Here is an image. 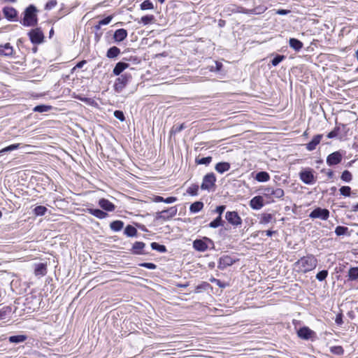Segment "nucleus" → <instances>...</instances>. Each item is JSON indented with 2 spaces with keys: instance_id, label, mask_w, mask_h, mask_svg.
Masks as SVG:
<instances>
[{
  "instance_id": "obj_1",
  "label": "nucleus",
  "mask_w": 358,
  "mask_h": 358,
  "mask_svg": "<svg viewBox=\"0 0 358 358\" xmlns=\"http://www.w3.org/2000/svg\"><path fill=\"white\" fill-rule=\"evenodd\" d=\"M317 264V260L313 255L301 257L294 264V268L300 273H307L313 270Z\"/></svg>"
},
{
  "instance_id": "obj_2",
  "label": "nucleus",
  "mask_w": 358,
  "mask_h": 358,
  "mask_svg": "<svg viewBox=\"0 0 358 358\" xmlns=\"http://www.w3.org/2000/svg\"><path fill=\"white\" fill-rule=\"evenodd\" d=\"M37 9L34 5L29 6L24 10V16L21 23L24 27H33L37 24Z\"/></svg>"
},
{
  "instance_id": "obj_3",
  "label": "nucleus",
  "mask_w": 358,
  "mask_h": 358,
  "mask_svg": "<svg viewBox=\"0 0 358 358\" xmlns=\"http://www.w3.org/2000/svg\"><path fill=\"white\" fill-rule=\"evenodd\" d=\"M178 212L176 206H172L166 210L157 212L155 215V219L158 221H167L173 217Z\"/></svg>"
},
{
  "instance_id": "obj_4",
  "label": "nucleus",
  "mask_w": 358,
  "mask_h": 358,
  "mask_svg": "<svg viewBox=\"0 0 358 358\" xmlns=\"http://www.w3.org/2000/svg\"><path fill=\"white\" fill-rule=\"evenodd\" d=\"M131 79V76L129 73L122 74L118 77L114 83V90L116 92L120 93L127 86Z\"/></svg>"
},
{
  "instance_id": "obj_5",
  "label": "nucleus",
  "mask_w": 358,
  "mask_h": 358,
  "mask_svg": "<svg viewBox=\"0 0 358 358\" xmlns=\"http://www.w3.org/2000/svg\"><path fill=\"white\" fill-rule=\"evenodd\" d=\"M299 178L301 181L306 185L314 184L316 181V178L313 174V170L310 168L301 171Z\"/></svg>"
},
{
  "instance_id": "obj_6",
  "label": "nucleus",
  "mask_w": 358,
  "mask_h": 358,
  "mask_svg": "<svg viewBox=\"0 0 358 358\" xmlns=\"http://www.w3.org/2000/svg\"><path fill=\"white\" fill-rule=\"evenodd\" d=\"M216 178L213 173L206 174L203 178L201 185L203 190H210L215 185Z\"/></svg>"
},
{
  "instance_id": "obj_7",
  "label": "nucleus",
  "mask_w": 358,
  "mask_h": 358,
  "mask_svg": "<svg viewBox=\"0 0 358 358\" xmlns=\"http://www.w3.org/2000/svg\"><path fill=\"white\" fill-rule=\"evenodd\" d=\"M30 41L34 44H40L43 41L44 35L40 28L31 29L29 32Z\"/></svg>"
},
{
  "instance_id": "obj_8",
  "label": "nucleus",
  "mask_w": 358,
  "mask_h": 358,
  "mask_svg": "<svg viewBox=\"0 0 358 358\" xmlns=\"http://www.w3.org/2000/svg\"><path fill=\"white\" fill-rule=\"evenodd\" d=\"M263 194L267 197L280 199L284 196V191L281 188H273L267 187L263 189Z\"/></svg>"
},
{
  "instance_id": "obj_9",
  "label": "nucleus",
  "mask_w": 358,
  "mask_h": 358,
  "mask_svg": "<svg viewBox=\"0 0 358 358\" xmlns=\"http://www.w3.org/2000/svg\"><path fill=\"white\" fill-rule=\"evenodd\" d=\"M311 218H320L327 220L329 217V211L326 208H316L309 215Z\"/></svg>"
},
{
  "instance_id": "obj_10",
  "label": "nucleus",
  "mask_w": 358,
  "mask_h": 358,
  "mask_svg": "<svg viewBox=\"0 0 358 358\" xmlns=\"http://www.w3.org/2000/svg\"><path fill=\"white\" fill-rule=\"evenodd\" d=\"M225 218L234 226H239L242 223V220L238 214L235 211H228L226 213Z\"/></svg>"
},
{
  "instance_id": "obj_11",
  "label": "nucleus",
  "mask_w": 358,
  "mask_h": 358,
  "mask_svg": "<svg viewBox=\"0 0 358 358\" xmlns=\"http://www.w3.org/2000/svg\"><path fill=\"white\" fill-rule=\"evenodd\" d=\"M315 335V333L308 327H301L297 331V336L303 340L311 339Z\"/></svg>"
},
{
  "instance_id": "obj_12",
  "label": "nucleus",
  "mask_w": 358,
  "mask_h": 358,
  "mask_svg": "<svg viewBox=\"0 0 358 358\" xmlns=\"http://www.w3.org/2000/svg\"><path fill=\"white\" fill-rule=\"evenodd\" d=\"M342 158V154L339 151H336L328 155L327 163L329 166L336 165L341 162Z\"/></svg>"
},
{
  "instance_id": "obj_13",
  "label": "nucleus",
  "mask_w": 358,
  "mask_h": 358,
  "mask_svg": "<svg viewBox=\"0 0 358 358\" xmlns=\"http://www.w3.org/2000/svg\"><path fill=\"white\" fill-rule=\"evenodd\" d=\"M236 262L229 255H223L220 258L218 268L224 269L227 266L232 265Z\"/></svg>"
},
{
  "instance_id": "obj_14",
  "label": "nucleus",
  "mask_w": 358,
  "mask_h": 358,
  "mask_svg": "<svg viewBox=\"0 0 358 358\" xmlns=\"http://www.w3.org/2000/svg\"><path fill=\"white\" fill-rule=\"evenodd\" d=\"M3 13L7 20L13 21L16 18L17 12L14 8L6 6L3 8Z\"/></svg>"
},
{
  "instance_id": "obj_15",
  "label": "nucleus",
  "mask_w": 358,
  "mask_h": 358,
  "mask_svg": "<svg viewBox=\"0 0 358 358\" xmlns=\"http://www.w3.org/2000/svg\"><path fill=\"white\" fill-rule=\"evenodd\" d=\"M322 138H323L322 134L315 135L310 142L306 144V149L308 151H313V150H315L317 145L320 143Z\"/></svg>"
},
{
  "instance_id": "obj_16",
  "label": "nucleus",
  "mask_w": 358,
  "mask_h": 358,
  "mask_svg": "<svg viewBox=\"0 0 358 358\" xmlns=\"http://www.w3.org/2000/svg\"><path fill=\"white\" fill-rule=\"evenodd\" d=\"M250 206L252 209L259 210L264 206L263 198L261 196L253 197L250 201Z\"/></svg>"
},
{
  "instance_id": "obj_17",
  "label": "nucleus",
  "mask_w": 358,
  "mask_h": 358,
  "mask_svg": "<svg viewBox=\"0 0 358 358\" xmlns=\"http://www.w3.org/2000/svg\"><path fill=\"white\" fill-rule=\"evenodd\" d=\"M145 247V244L143 242L136 241L133 244L132 248L131 250V253L134 255L145 254V252L143 251Z\"/></svg>"
},
{
  "instance_id": "obj_18",
  "label": "nucleus",
  "mask_w": 358,
  "mask_h": 358,
  "mask_svg": "<svg viewBox=\"0 0 358 358\" xmlns=\"http://www.w3.org/2000/svg\"><path fill=\"white\" fill-rule=\"evenodd\" d=\"M99 205L102 209L109 212L113 211L115 208V205L106 199H101L99 201Z\"/></svg>"
},
{
  "instance_id": "obj_19",
  "label": "nucleus",
  "mask_w": 358,
  "mask_h": 358,
  "mask_svg": "<svg viewBox=\"0 0 358 358\" xmlns=\"http://www.w3.org/2000/svg\"><path fill=\"white\" fill-rule=\"evenodd\" d=\"M127 36V31L124 29H117L113 35V38L116 42L124 41Z\"/></svg>"
},
{
  "instance_id": "obj_20",
  "label": "nucleus",
  "mask_w": 358,
  "mask_h": 358,
  "mask_svg": "<svg viewBox=\"0 0 358 358\" xmlns=\"http://www.w3.org/2000/svg\"><path fill=\"white\" fill-rule=\"evenodd\" d=\"M193 248L199 252H204L208 249L206 243L201 239H196L193 242Z\"/></svg>"
},
{
  "instance_id": "obj_21",
  "label": "nucleus",
  "mask_w": 358,
  "mask_h": 358,
  "mask_svg": "<svg viewBox=\"0 0 358 358\" xmlns=\"http://www.w3.org/2000/svg\"><path fill=\"white\" fill-rule=\"evenodd\" d=\"M129 64L119 62L116 64L113 70V73L115 76H120L122 72H123L126 69L129 67Z\"/></svg>"
},
{
  "instance_id": "obj_22",
  "label": "nucleus",
  "mask_w": 358,
  "mask_h": 358,
  "mask_svg": "<svg viewBox=\"0 0 358 358\" xmlns=\"http://www.w3.org/2000/svg\"><path fill=\"white\" fill-rule=\"evenodd\" d=\"M87 211L99 219H104L108 216L107 213L100 209L87 208Z\"/></svg>"
},
{
  "instance_id": "obj_23",
  "label": "nucleus",
  "mask_w": 358,
  "mask_h": 358,
  "mask_svg": "<svg viewBox=\"0 0 358 358\" xmlns=\"http://www.w3.org/2000/svg\"><path fill=\"white\" fill-rule=\"evenodd\" d=\"M289 45L291 48L297 52L299 51L303 45L301 41L294 38H291L289 39Z\"/></svg>"
},
{
  "instance_id": "obj_24",
  "label": "nucleus",
  "mask_w": 358,
  "mask_h": 358,
  "mask_svg": "<svg viewBox=\"0 0 358 358\" xmlns=\"http://www.w3.org/2000/svg\"><path fill=\"white\" fill-rule=\"evenodd\" d=\"M230 164L228 162H219L215 165V169L219 173H223L230 169Z\"/></svg>"
},
{
  "instance_id": "obj_25",
  "label": "nucleus",
  "mask_w": 358,
  "mask_h": 358,
  "mask_svg": "<svg viewBox=\"0 0 358 358\" xmlns=\"http://www.w3.org/2000/svg\"><path fill=\"white\" fill-rule=\"evenodd\" d=\"M47 273V266L43 263L36 265L34 273L36 275H45Z\"/></svg>"
},
{
  "instance_id": "obj_26",
  "label": "nucleus",
  "mask_w": 358,
  "mask_h": 358,
  "mask_svg": "<svg viewBox=\"0 0 358 358\" xmlns=\"http://www.w3.org/2000/svg\"><path fill=\"white\" fill-rule=\"evenodd\" d=\"M176 201H177V198L175 197V196H170V197H168L166 199H164L162 196H155L153 198V201H155L156 203L164 202V203H173V202H175Z\"/></svg>"
},
{
  "instance_id": "obj_27",
  "label": "nucleus",
  "mask_w": 358,
  "mask_h": 358,
  "mask_svg": "<svg viewBox=\"0 0 358 358\" xmlns=\"http://www.w3.org/2000/svg\"><path fill=\"white\" fill-rule=\"evenodd\" d=\"M348 277L350 281L358 280V267H351L348 271Z\"/></svg>"
},
{
  "instance_id": "obj_28",
  "label": "nucleus",
  "mask_w": 358,
  "mask_h": 358,
  "mask_svg": "<svg viewBox=\"0 0 358 358\" xmlns=\"http://www.w3.org/2000/svg\"><path fill=\"white\" fill-rule=\"evenodd\" d=\"M137 229L131 226V225H127L125 229L124 234L128 236V237H134L137 236Z\"/></svg>"
},
{
  "instance_id": "obj_29",
  "label": "nucleus",
  "mask_w": 358,
  "mask_h": 358,
  "mask_svg": "<svg viewBox=\"0 0 358 358\" xmlns=\"http://www.w3.org/2000/svg\"><path fill=\"white\" fill-rule=\"evenodd\" d=\"M203 208V203L201 201H196L191 204L189 210L191 213H196L199 212Z\"/></svg>"
},
{
  "instance_id": "obj_30",
  "label": "nucleus",
  "mask_w": 358,
  "mask_h": 358,
  "mask_svg": "<svg viewBox=\"0 0 358 358\" xmlns=\"http://www.w3.org/2000/svg\"><path fill=\"white\" fill-rule=\"evenodd\" d=\"M255 179L259 182H266L270 179V176L266 171H260L256 174Z\"/></svg>"
},
{
  "instance_id": "obj_31",
  "label": "nucleus",
  "mask_w": 358,
  "mask_h": 358,
  "mask_svg": "<svg viewBox=\"0 0 358 358\" xmlns=\"http://www.w3.org/2000/svg\"><path fill=\"white\" fill-rule=\"evenodd\" d=\"M120 53V50L116 46H113L108 50L106 56L108 58H115Z\"/></svg>"
},
{
  "instance_id": "obj_32",
  "label": "nucleus",
  "mask_w": 358,
  "mask_h": 358,
  "mask_svg": "<svg viewBox=\"0 0 358 358\" xmlns=\"http://www.w3.org/2000/svg\"><path fill=\"white\" fill-rule=\"evenodd\" d=\"M124 227V222L121 220H115L110 223V227L114 231H120Z\"/></svg>"
},
{
  "instance_id": "obj_33",
  "label": "nucleus",
  "mask_w": 358,
  "mask_h": 358,
  "mask_svg": "<svg viewBox=\"0 0 358 358\" xmlns=\"http://www.w3.org/2000/svg\"><path fill=\"white\" fill-rule=\"evenodd\" d=\"M26 339H27V336L24 335L11 336L8 338V340L10 343H22Z\"/></svg>"
},
{
  "instance_id": "obj_34",
  "label": "nucleus",
  "mask_w": 358,
  "mask_h": 358,
  "mask_svg": "<svg viewBox=\"0 0 358 358\" xmlns=\"http://www.w3.org/2000/svg\"><path fill=\"white\" fill-rule=\"evenodd\" d=\"M51 109L50 106L47 105H38L34 108L33 111L38 113L48 112Z\"/></svg>"
},
{
  "instance_id": "obj_35",
  "label": "nucleus",
  "mask_w": 358,
  "mask_h": 358,
  "mask_svg": "<svg viewBox=\"0 0 358 358\" xmlns=\"http://www.w3.org/2000/svg\"><path fill=\"white\" fill-rule=\"evenodd\" d=\"M20 143H15L10 145L0 150V155H2L3 153L10 152L15 150H17L20 148Z\"/></svg>"
},
{
  "instance_id": "obj_36",
  "label": "nucleus",
  "mask_w": 358,
  "mask_h": 358,
  "mask_svg": "<svg viewBox=\"0 0 358 358\" xmlns=\"http://www.w3.org/2000/svg\"><path fill=\"white\" fill-rule=\"evenodd\" d=\"M152 250H157L160 252H165L166 251V248L163 245H159L156 242H153L150 245Z\"/></svg>"
},
{
  "instance_id": "obj_37",
  "label": "nucleus",
  "mask_w": 358,
  "mask_h": 358,
  "mask_svg": "<svg viewBox=\"0 0 358 358\" xmlns=\"http://www.w3.org/2000/svg\"><path fill=\"white\" fill-rule=\"evenodd\" d=\"M46 211H47V208H46V207H45L43 206H38L34 210L35 215H38V216H42V215H45Z\"/></svg>"
},
{
  "instance_id": "obj_38",
  "label": "nucleus",
  "mask_w": 358,
  "mask_h": 358,
  "mask_svg": "<svg viewBox=\"0 0 358 358\" xmlns=\"http://www.w3.org/2000/svg\"><path fill=\"white\" fill-rule=\"evenodd\" d=\"M330 352L336 355H342L344 353V350L340 345L332 346L330 348Z\"/></svg>"
},
{
  "instance_id": "obj_39",
  "label": "nucleus",
  "mask_w": 358,
  "mask_h": 358,
  "mask_svg": "<svg viewBox=\"0 0 358 358\" xmlns=\"http://www.w3.org/2000/svg\"><path fill=\"white\" fill-rule=\"evenodd\" d=\"M223 223V221L222 220L221 216H218L217 218H215L213 221H212L209 224V227L211 228H217L220 226H222Z\"/></svg>"
},
{
  "instance_id": "obj_40",
  "label": "nucleus",
  "mask_w": 358,
  "mask_h": 358,
  "mask_svg": "<svg viewBox=\"0 0 358 358\" xmlns=\"http://www.w3.org/2000/svg\"><path fill=\"white\" fill-rule=\"evenodd\" d=\"M341 178L342 180L349 182L352 180V176L349 171L345 170L342 173Z\"/></svg>"
},
{
  "instance_id": "obj_41",
  "label": "nucleus",
  "mask_w": 358,
  "mask_h": 358,
  "mask_svg": "<svg viewBox=\"0 0 358 358\" xmlns=\"http://www.w3.org/2000/svg\"><path fill=\"white\" fill-rule=\"evenodd\" d=\"M199 185L196 184L192 185L187 189V192L192 196H196L198 194Z\"/></svg>"
},
{
  "instance_id": "obj_42",
  "label": "nucleus",
  "mask_w": 358,
  "mask_h": 358,
  "mask_svg": "<svg viewBox=\"0 0 358 358\" xmlns=\"http://www.w3.org/2000/svg\"><path fill=\"white\" fill-rule=\"evenodd\" d=\"M341 195L344 196H350L351 194V188L349 186H343L339 189Z\"/></svg>"
},
{
  "instance_id": "obj_43",
  "label": "nucleus",
  "mask_w": 358,
  "mask_h": 358,
  "mask_svg": "<svg viewBox=\"0 0 358 358\" xmlns=\"http://www.w3.org/2000/svg\"><path fill=\"white\" fill-rule=\"evenodd\" d=\"M348 228L343 226H338L335 229L337 236L345 235L348 232Z\"/></svg>"
},
{
  "instance_id": "obj_44",
  "label": "nucleus",
  "mask_w": 358,
  "mask_h": 358,
  "mask_svg": "<svg viewBox=\"0 0 358 358\" xmlns=\"http://www.w3.org/2000/svg\"><path fill=\"white\" fill-rule=\"evenodd\" d=\"M153 8V4L150 0H145L141 4L142 10H151Z\"/></svg>"
},
{
  "instance_id": "obj_45",
  "label": "nucleus",
  "mask_w": 358,
  "mask_h": 358,
  "mask_svg": "<svg viewBox=\"0 0 358 358\" xmlns=\"http://www.w3.org/2000/svg\"><path fill=\"white\" fill-rule=\"evenodd\" d=\"M273 220V215L271 214H264L260 220L261 224H268Z\"/></svg>"
},
{
  "instance_id": "obj_46",
  "label": "nucleus",
  "mask_w": 358,
  "mask_h": 358,
  "mask_svg": "<svg viewBox=\"0 0 358 358\" xmlns=\"http://www.w3.org/2000/svg\"><path fill=\"white\" fill-rule=\"evenodd\" d=\"M2 47L4 51V55H12L13 50L12 46H10V43H6L5 45H2Z\"/></svg>"
},
{
  "instance_id": "obj_47",
  "label": "nucleus",
  "mask_w": 358,
  "mask_h": 358,
  "mask_svg": "<svg viewBox=\"0 0 358 358\" xmlns=\"http://www.w3.org/2000/svg\"><path fill=\"white\" fill-rule=\"evenodd\" d=\"M327 275H328V271L327 270H322L317 273L316 278L319 281H322V280H325V278L327 277Z\"/></svg>"
},
{
  "instance_id": "obj_48",
  "label": "nucleus",
  "mask_w": 358,
  "mask_h": 358,
  "mask_svg": "<svg viewBox=\"0 0 358 358\" xmlns=\"http://www.w3.org/2000/svg\"><path fill=\"white\" fill-rule=\"evenodd\" d=\"M285 57L284 55H277L271 61V64L273 66H277L280 62H281Z\"/></svg>"
},
{
  "instance_id": "obj_49",
  "label": "nucleus",
  "mask_w": 358,
  "mask_h": 358,
  "mask_svg": "<svg viewBox=\"0 0 358 358\" xmlns=\"http://www.w3.org/2000/svg\"><path fill=\"white\" fill-rule=\"evenodd\" d=\"M154 16L153 15H145L143 16L141 19V22L143 23L145 25L150 24L154 20Z\"/></svg>"
},
{
  "instance_id": "obj_50",
  "label": "nucleus",
  "mask_w": 358,
  "mask_h": 358,
  "mask_svg": "<svg viewBox=\"0 0 358 358\" xmlns=\"http://www.w3.org/2000/svg\"><path fill=\"white\" fill-rule=\"evenodd\" d=\"M212 162V157H203L200 159L196 160V163L199 164L208 165Z\"/></svg>"
},
{
  "instance_id": "obj_51",
  "label": "nucleus",
  "mask_w": 358,
  "mask_h": 358,
  "mask_svg": "<svg viewBox=\"0 0 358 358\" xmlns=\"http://www.w3.org/2000/svg\"><path fill=\"white\" fill-rule=\"evenodd\" d=\"M114 116L121 122H123L125 120L124 115L121 110H115L114 112Z\"/></svg>"
},
{
  "instance_id": "obj_52",
  "label": "nucleus",
  "mask_w": 358,
  "mask_h": 358,
  "mask_svg": "<svg viewBox=\"0 0 358 358\" xmlns=\"http://www.w3.org/2000/svg\"><path fill=\"white\" fill-rule=\"evenodd\" d=\"M186 127L184 124H181L180 125H174L172 128V131L174 133H179L182 130H183Z\"/></svg>"
},
{
  "instance_id": "obj_53",
  "label": "nucleus",
  "mask_w": 358,
  "mask_h": 358,
  "mask_svg": "<svg viewBox=\"0 0 358 358\" xmlns=\"http://www.w3.org/2000/svg\"><path fill=\"white\" fill-rule=\"evenodd\" d=\"M57 5V1L56 0H50L47 2L45 4V8L46 10H51Z\"/></svg>"
},
{
  "instance_id": "obj_54",
  "label": "nucleus",
  "mask_w": 358,
  "mask_h": 358,
  "mask_svg": "<svg viewBox=\"0 0 358 358\" xmlns=\"http://www.w3.org/2000/svg\"><path fill=\"white\" fill-rule=\"evenodd\" d=\"M141 266L148 268V269H155L157 266L153 263H142L140 264Z\"/></svg>"
},
{
  "instance_id": "obj_55",
  "label": "nucleus",
  "mask_w": 358,
  "mask_h": 358,
  "mask_svg": "<svg viewBox=\"0 0 358 358\" xmlns=\"http://www.w3.org/2000/svg\"><path fill=\"white\" fill-rule=\"evenodd\" d=\"M112 19H113L112 16H108V17H105L104 19L100 20L99 24L106 25L111 22Z\"/></svg>"
},
{
  "instance_id": "obj_56",
  "label": "nucleus",
  "mask_w": 358,
  "mask_h": 358,
  "mask_svg": "<svg viewBox=\"0 0 358 358\" xmlns=\"http://www.w3.org/2000/svg\"><path fill=\"white\" fill-rule=\"evenodd\" d=\"M338 132V129H335L334 130L331 131V132H329L327 134V138H332L337 136Z\"/></svg>"
},
{
  "instance_id": "obj_57",
  "label": "nucleus",
  "mask_w": 358,
  "mask_h": 358,
  "mask_svg": "<svg viewBox=\"0 0 358 358\" xmlns=\"http://www.w3.org/2000/svg\"><path fill=\"white\" fill-rule=\"evenodd\" d=\"M225 208V206H219L216 208L215 211L219 214V216H221L222 213L224 211Z\"/></svg>"
},
{
  "instance_id": "obj_58",
  "label": "nucleus",
  "mask_w": 358,
  "mask_h": 358,
  "mask_svg": "<svg viewBox=\"0 0 358 358\" xmlns=\"http://www.w3.org/2000/svg\"><path fill=\"white\" fill-rule=\"evenodd\" d=\"M290 13L289 10L278 9L275 11V13L280 15H285Z\"/></svg>"
},
{
  "instance_id": "obj_59",
  "label": "nucleus",
  "mask_w": 358,
  "mask_h": 358,
  "mask_svg": "<svg viewBox=\"0 0 358 358\" xmlns=\"http://www.w3.org/2000/svg\"><path fill=\"white\" fill-rule=\"evenodd\" d=\"M8 309V307H6V308H3L1 310H0V320L5 318Z\"/></svg>"
},
{
  "instance_id": "obj_60",
  "label": "nucleus",
  "mask_w": 358,
  "mask_h": 358,
  "mask_svg": "<svg viewBox=\"0 0 358 358\" xmlns=\"http://www.w3.org/2000/svg\"><path fill=\"white\" fill-rule=\"evenodd\" d=\"M255 9H257V15L263 13L266 10V8L263 6L257 7Z\"/></svg>"
},
{
  "instance_id": "obj_61",
  "label": "nucleus",
  "mask_w": 358,
  "mask_h": 358,
  "mask_svg": "<svg viewBox=\"0 0 358 358\" xmlns=\"http://www.w3.org/2000/svg\"><path fill=\"white\" fill-rule=\"evenodd\" d=\"M262 233H266V235L268 236H271L273 234H275V231L267 230L266 231H262Z\"/></svg>"
},
{
  "instance_id": "obj_62",
  "label": "nucleus",
  "mask_w": 358,
  "mask_h": 358,
  "mask_svg": "<svg viewBox=\"0 0 358 358\" xmlns=\"http://www.w3.org/2000/svg\"><path fill=\"white\" fill-rule=\"evenodd\" d=\"M85 63H86V61L85 60H83V61L78 62L76 64V67H77V68H82Z\"/></svg>"
},
{
  "instance_id": "obj_63",
  "label": "nucleus",
  "mask_w": 358,
  "mask_h": 358,
  "mask_svg": "<svg viewBox=\"0 0 358 358\" xmlns=\"http://www.w3.org/2000/svg\"><path fill=\"white\" fill-rule=\"evenodd\" d=\"M215 65H216V71H220L222 69V64L220 62H216Z\"/></svg>"
},
{
  "instance_id": "obj_64",
  "label": "nucleus",
  "mask_w": 358,
  "mask_h": 358,
  "mask_svg": "<svg viewBox=\"0 0 358 358\" xmlns=\"http://www.w3.org/2000/svg\"><path fill=\"white\" fill-rule=\"evenodd\" d=\"M351 211L352 212H358V203L352 206Z\"/></svg>"
}]
</instances>
